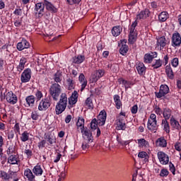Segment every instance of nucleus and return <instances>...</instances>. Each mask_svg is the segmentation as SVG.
I'll return each mask as SVG.
<instances>
[{"label":"nucleus","instance_id":"f257e3e1","mask_svg":"<svg viewBox=\"0 0 181 181\" xmlns=\"http://www.w3.org/2000/svg\"><path fill=\"white\" fill-rule=\"evenodd\" d=\"M107 119V112L105 110H102L98 116L97 117V119H92L90 122V128L91 129H97V127L98 125L103 126L105 125V121Z\"/></svg>","mask_w":181,"mask_h":181},{"label":"nucleus","instance_id":"13d9d810","mask_svg":"<svg viewBox=\"0 0 181 181\" xmlns=\"http://www.w3.org/2000/svg\"><path fill=\"white\" fill-rule=\"evenodd\" d=\"M35 97L37 100L39 101L42 100V98H43V93H42V91L37 90L35 93Z\"/></svg>","mask_w":181,"mask_h":181},{"label":"nucleus","instance_id":"a211bd4d","mask_svg":"<svg viewBox=\"0 0 181 181\" xmlns=\"http://www.w3.org/2000/svg\"><path fill=\"white\" fill-rule=\"evenodd\" d=\"M66 87L68 90H74L76 87V81L73 80V76H67L66 78Z\"/></svg>","mask_w":181,"mask_h":181},{"label":"nucleus","instance_id":"f3484780","mask_svg":"<svg viewBox=\"0 0 181 181\" xmlns=\"http://www.w3.org/2000/svg\"><path fill=\"white\" fill-rule=\"evenodd\" d=\"M78 100V93L77 91H74L70 98H68L69 104L71 107H73L75 104L77 103Z\"/></svg>","mask_w":181,"mask_h":181},{"label":"nucleus","instance_id":"338daca9","mask_svg":"<svg viewBox=\"0 0 181 181\" xmlns=\"http://www.w3.org/2000/svg\"><path fill=\"white\" fill-rule=\"evenodd\" d=\"M14 15H18V16H21L22 15V9L17 8L13 12Z\"/></svg>","mask_w":181,"mask_h":181},{"label":"nucleus","instance_id":"b1692460","mask_svg":"<svg viewBox=\"0 0 181 181\" xmlns=\"http://www.w3.org/2000/svg\"><path fill=\"white\" fill-rule=\"evenodd\" d=\"M78 81L81 83V91H83L86 87H87V79H86V76L84 74H81L78 77Z\"/></svg>","mask_w":181,"mask_h":181},{"label":"nucleus","instance_id":"4468645a","mask_svg":"<svg viewBox=\"0 0 181 181\" xmlns=\"http://www.w3.org/2000/svg\"><path fill=\"white\" fill-rule=\"evenodd\" d=\"M168 45V40L165 36L160 37L157 39L156 46L160 50H163L164 47Z\"/></svg>","mask_w":181,"mask_h":181},{"label":"nucleus","instance_id":"8fccbe9b","mask_svg":"<svg viewBox=\"0 0 181 181\" xmlns=\"http://www.w3.org/2000/svg\"><path fill=\"white\" fill-rule=\"evenodd\" d=\"M67 94L62 93L59 96V100L61 103H65L67 104Z\"/></svg>","mask_w":181,"mask_h":181},{"label":"nucleus","instance_id":"5701e85b","mask_svg":"<svg viewBox=\"0 0 181 181\" xmlns=\"http://www.w3.org/2000/svg\"><path fill=\"white\" fill-rule=\"evenodd\" d=\"M36 98L33 95H29L25 98L26 104L25 105V107H33L35 105V100Z\"/></svg>","mask_w":181,"mask_h":181},{"label":"nucleus","instance_id":"dca6fc26","mask_svg":"<svg viewBox=\"0 0 181 181\" xmlns=\"http://www.w3.org/2000/svg\"><path fill=\"white\" fill-rule=\"evenodd\" d=\"M156 57H158V53L156 52L146 54L144 57V63H152V60Z\"/></svg>","mask_w":181,"mask_h":181},{"label":"nucleus","instance_id":"2eb2a0df","mask_svg":"<svg viewBox=\"0 0 181 181\" xmlns=\"http://www.w3.org/2000/svg\"><path fill=\"white\" fill-rule=\"evenodd\" d=\"M30 47V44L25 39H23L21 42L17 44V49L20 52H22V50L25 49H29Z\"/></svg>","mask_w":181,"mask_h":181},{"label":"nucleus","instance_id":"393cba45","mask_svg":"<svg viewBox=\"0 0 181 181\" xmlns=\"http://www.w3.org/2000/svg\"><path fill=\"white\" fill-rule=\"evenodd\" d=\"M156 146H160V148H166L168 142L166 139L163 137H160L156 141Z\"/></svg>","mask_w":181,"mask_h":181},{"label":"nucleus","instance_id":"6e6d98bb","mask_svg":"<svg viewBox=\"0 0 181 181\" xmlns=\"http://www.w3.org/2000/svg\"><path fill=\"white\" fill-rule=\"evenodd\" d=\"M31 118L34 121H37L39 119V113H37L36 111H34L31 113Z\"/></svg>","mask_w":181,"mask_h":181},{"label":"nucleus","instance_id":"412c9836","mask_svg":"<svg viewBox=\"0 0 181 181\" xmlns=\"http://www.w3.org/2000/svg\"><path fill=\"white\" fill-rule=\"evenodd\" d=\"M81 134H83V135H85V136H86L85 140H86L87 142H93V134H91V132L88 130V129L84 128L83 132H81Z\"/></svg>","mask_w":181,"mask_h":181},{"label":"nucleus","instance_id":"cd10ccee","mask_svg":"<svg viewBox=\"0 0 181 181\" xmlns=\"http://www.w3.org/2000/svg\"><path fill=\"white\" fill-rule=\"evenodd\" d=\"M161 127H162L163 131H165V132H166V134H169V132H170V126L169 125V122H168V120L164 119H162Z\"/></svg>","mask_w":181,"mask_h":181},{"label":"nucleus","instance_id":"3c124183","mask_svg":"<svg viewBox=\"0 0 181 181\" xmlns=\"http://www.w3.org/2000/svg\"><path fill=\"white\" fill-rule=\"evenodd\" d=\"M171 65L173 67H177L179 66V58L175 57L171 60Z\"/></svg>","mask_w":181,"mask_h":181},{"label":"nucleus","instance_id":"c85d7f7f","mask_svg":"<svg viewBox=\"0 0 181 181\" xmlns=\"http://www.w3.org/2000/svg\"><path fill=\"white\" fill-rule=\"evenodd\" d=\"M33 173L35 176H42L43 175V170L40 165H37L33 168Z\"/></svg>","mask_w":181,"mask_h":181},{"label":"nucleus","instance_id":"69168bd1","mask_svg":"<svg viewBox=\"0 0 181 181\" xmlns=\"http://www.w3.org/2000/svg\"><path fill=\"white\" fill-rule=\"evenodd\" d=\"M81 0H69L68 4L69 5H74L75 4H80Z\"/></svg>","mask_w":181,"mask_h":181},{"label":"nucleus","instance_id":"5fc2aeb1","mask_svg":"<svg viewBox=\"0 0 181 181\" xmlns=\"http://www.w3.org/2000/svg\"><path fill=\"white\" fill-rule=\"evenodd\" d=\"M169 175V171L167 169H163L161 170L160 173V176L161 177H165Z\"/></svg>","mask_w":181,"mask_h":181},{"label":"nucleus","instance_id":"79ce46f5","mask_svg":"<svg viewBox=\"0 0 181 181\" xmlns=\"http://www.w3.org/2000/svg\"><path fill=\"white\" fill-rule=\"evenodd\" d=\"M128 117L127 116V113L125 112H121L119 114V117H117V121L120 122H125V119H127Z\"/></svg>","mask_w":181,"mask_h":181},{"label":"nucleus","instance_id":"39448f33","mask_svg":"<svg viewBox=\"0 0 181 181\" xmlns=\"http://www.w3.org/2000/svg\"><path fill=\"white\" fill-rule=\"evenodd\" d=\"M52 105V98L48 96L42 99L38 105L39 111H46Z\"/></svg>","mask_w":181,"mask_h":181},{"label":"nucleus","instance_id":"774afa93","mask_svg":"<svg viewBox=\"0 0 181 181\" xmlns=\"http://www.w3.org/2000/svg\"><path fill=\"white\" fill-rule=\"evenodd\" d=\"M175 148L176 151H178L179 152H180V151H181V144H180V143H176L175 144Z\"/></svg>","mask_w":181,"mask_h":181},{"label":"nucleus","instance_id":"a18cd8bd","mask_svg":"<svg viewBox=\"0 0 181 181\" xmlns=\"http://www.w3.org/2000/svg\"><path fill=\"white\" fill-rule=\"evenodd\" d=\"M152 67L153 69H159V67H162V60L160 59H156L152 64Z\"/></svg>","mask_w":181,"mask_h":181},{"label":"nucleus","instance_id":"a878e982","mask_svg":"<svg viewBox=\"0 0 181 181\" xmlns=\"http://www.w3.org/2000/svg\"><path fill=\"white\" fill-rule=\"evenodd\" d=\"M44 5L47 11H50L54 13L57 12V8H56V7H54V6L47 0L44 1Z\"/></svg>","mask_w":181,"mask_h":181},{"label":"nucleus","instance_id":"f03ea898","mask_svg":"<svg viewBox=\"0 0 181 181\" xmlns=\"http://www.w3.org/2000/svg\"><path fill=\"white\" fill-rule=\"evenodd\" d=\"M49 95L54 101H57L62 94V86L59 83H53L49 88Z\"/></svg>","mask_w":181,"mask_h":181},{"label":"nucleus","instance_id":"c03bdc74","mask_svg":"<svg viewBox=\"0 0 181 181\" xmlns=\"http://www.w3.org/2000/svg\"><path fill=\"white\" fill-rule=\"evenodd\" d=\"M54 80L56 83H62V72L57 71L54 75Z\"/></svg>","mask_w":181,"mask_h":181},{"label":"nucleus","instance_id":"9b49d317","mask_svg":"<svg viewBox=\"0 0 181 181\" xmlns=\"http://www.w3.org/2000/svg\"><path fill=\"white\" fill-rule=\"evenodd\" d=\"M66 108H67V103L64 102H60L59 100L55 107L56 115H60V114H62V112H64V111L66 110Z\"/></svg>","mask_w":181,"mask_h":181},{"label":"nucleus","instance_id":"9d476101","mask_svg":"<svg viewBox=\"0 0 181 181\" xmlns=\"http://www.w3.org/2000/svg\"><path fill=\"white\" fill-rule=\"evenodd\" d=\"M37 18H42L45 13V3H37L35 7Z\"/></svg>","mask_w":181,"mask_h":181},{"label":"nucleus","instance_id":"37998d69","mask_svg":"<svg viewBox=\"0 0 181 181\" xmlns=\"http://www.w3.org/2000/svg\"><path fill=\"white\" fill-rule=\"evenodd\" d=\"M0 179H2V180H4V181L9 180L8 173L2 170H0Z\"/></svg>","mask_w":181,"mask_h":181},{"label":"nucleus","instance_id":"f704fd0d","mask_svg":"<svg viewBox=\"0 0 181 181\" xmlns=\"http://www.w3.org/2000/svg\"><path fill=\"white\" fill-rule=\"evenodd\" d=\"M149 16V10L141 11L136 16L137 19H146Z\"/></svg>","mask_w":181,"mask_h":181},{"label":"nucleus","instance_id":"4c0bfd02","mask_svg":"<svg viewBox=\"0 0 181 181\" xmlns=\"http://www.w3.org/2000/svg\"><path fill=\"white\" fill-rule=\"evenodd\" d=\"M114 101H115V104L116 105V108L117 110H119V108H121V107H122V103L121 102V99H119V95H115L114 96Z\"/></svg>","mask_w":181,"mask_h":181},{"label":"nucleus","instance_id":"7c9ffc66","mask_svg":"<svg viewBox=\"0 0 181 181\" xmlns=\"http://www.w3.org/2000/svg\"><path fill=\"white\" fill-rule=\"evenodd\" d=\"M85 60L86 57L84 55H78L74 57V63H75V64H81Z\"/></svg>","mask_w":181,"mask_h":181},{"label":"nucleus","instance_id":"ea45409f","mask_svg":"<svg viewBox=\"0 0 181 181\" xmlns=\"http://www.w3.org/2000/svg\"><path fill=\"white\" fill-rule=\"evenodd\" d=\"M29 132L28 131H24L20 137V139L22 142H26L29 141Z\"/></svg>","mask_w":181,"mask_h":181},{"label":"nucleus","instance_id":"e2e57ef3","mask_svg":"<svg viewBox=\"0 0 181 181\" xmlns=\"http://www.w3.org/2000/svg\"><path fill=\"white\" fill-rule=\"evenodd\" d=\"M138 156H139V158L144 159L148 156V153H146V152H145V151H141V152L139 153Z\"/></svg>","mask_w":181,"mask_h":181},{"label":"nucleus","instance_id":"4d7b16f0","mask_svg":"<svg viewBox=\"0 0 181 181\" xmlns=\"http://www.w3.org/2000/svg\"><path fill=\"white\" fill-rule=\"evenodd\" d=\"M24 153L27 156L28 159H30V158H32V155H33L32 150L29 149H25L24 151Z\"/></svg>","mask_w":181,"mask_h":181},{"label":"nucleus","instance_id":"58836bf2","mask_svg":"<svg viewBox=\"0 0 181 181\" xmlns=\"http://www.w3.org/2000/svg\"><path fill=\"white\" fill-rule=\"evenodd\" d=\"M163 115L164 117L163 119H166V120L169 119L170 118V117L172 116V110H170V109H169V108L164 109Z\"/></svg>","mask_w":181,"mask_h":181},{"label":"nucleus","instance_id":"20e7f679","mask_svg":"<svg viewBox=\"0 0 181 181\" xmlns=\"http://www.w3.org/2000/svg\"><path fill=\"white\" fill-rule=\"evenodd\" d=\"M147 128L149 131H156L158 129V121L156 120V115L151 114L148 120Z\"/></svg>","mask_w":181,"mask_h":181},{"label":"nucleus","instance_id":"49530a36","mask_svg":"<svg viewBox=\"0 0 181 181\" xmlns=\"http://www.w3.org/2000/svg\"><path fill=\"white\" fill-rule=\"evenodd\" d=\"M139 146H149V142L145 140V139H140L137 140Z\"/></svg>","mask_w":181,"mask_h":181},{"label":"nucleus","instance_id":"ddd939ff","mask_svg":"<svg viewBox=\"0 0 181 181\" xmlns=\"http://www.w3.org/2000/svg\"><path fill=\"white\" fill-rule=\"evenodd\" d=\"M181 44V37L179 33H175L173 35L172 37V46L173 47H176L180 46Z\"/></svg>","mask_w":181,"mask_h":181},{"label":"nucleus","instance_id":"aec40b11","mask_svg":"<svg viewBox=\"0 0 181 181\" xmlns=\"http://www.w3.org/2000/svg\"><path fill=\"white\" fill-rule=\"evenodd\" d=\"M24 176L28 179L29 181H35V176L33 175L32 170L30 168H27L24 171Z\"/></svg>","mask_w":181,"mask_h":181},{"label":"nucleus","instance_id":"c9c22d12","mask_svg":"<svg viewBox=\"0 0 181 181\" xmlns=\"http://www.w3.org/2000/svg\"><path fill=\"white\" fill-rule=\"evenodd\" d=\"M137 71L139 74L141 76L144 75L145 74V71L146 70V67H145V65L143 63L139 64L136 67Z\"/></svg>","mask_w":181,"mask_h":181},{"label":"nucleus","instance_id":"423d86ee","mask_svg":"<svg viewBox=\"0 0 181 181\" xmlns=\"http://www.w3.org/2000/svg\"><path fill=\"white\" fill-rule=\"evenodd\" d=\"M104 74H105V70L104 69H98L93 72L90 77V83H97L98 80L101 78V77H104Z\"/></svg>","mask_w":181,"mask_h":181},{"label":"nucleus","instance_id":"2f4dec72","mask_svg":"<svg viewBox=\"0 0 181 181\" xmlns=\"http://www.w3.org/2000/svg\"><path fill=\"white\" fill-rule=\"evenodd\" d=\"M8 163H10V165H18V157L16 155H11L8 158Z\"/></svg>","mask_w":181,"mask_h":181},{"label":"nucleus","instance_id":"7ed1b4c3","mask_svg":"<svg viewBox=\"0 0 181 181\" xmlns=\"http://www.w3.org/2000/svg\"><path fill=\"white\" fill-rule=\"evenodd\" d=\"M136 25H138V22L135 21L132 23L129 28V42L132 45L136 42V39L138 37V33H136V30H135Z\"/></svg>","mask_w":181,"mask_h":181},{"label":"nucleus","instance_id":"052dcab7","mask_svg":"<svg viewBox=\"0 0 181 181\" xmlns=\"http://www.w3.org/2000/svg\"><path fill=\"white\" fill-rule=\"evenodd\" d=\"M15 152V147L13 146H10L7 149V155H12Z\"/></svg>","mask_w":181,"mask_h":181},{"label":"nucleus","instance_id":"c756f323","mask_svg":"<svg viewBox=\"0 0 181 181\" xmlns=\"http://www.w3.org/2000/svg\"><path fill=\"white\" fill-rule=\"evenodd\" d=\"M121 32H122V27H121V25L115 26L112 29V34L113 36H119Z\"/></svg>","mask_w":181,"mask_h":181},{"label":"nucleus","instance_id":"473e14b6","mask_svg":"<svg viewBox=\"0 0 181 181\" xmlns=\"http://www.w3.org/2000/svg\"><path fill=\"white\" fill-rule=\"evenodd\" d=\"M170 125L174 129H179L180 128V124L179 122L175 119V117H172L170 120Z\"/></svg>","mask_w":181,"mask_h":181},{"label":"nucleus","instance_id":"864d4df0","mask_svg":"<svg viewBox=\"0 0 181 181\" xmlns=\"http://www.w3.org/2000/svg\"><path fill=\"white\" fill-rule=\"evenodd\" d=\"M119 144H120V145H122V146H127V145H129V144L131 143V141L127 140V141H124L122 139H117Z\"/></svg>","mask_w":181,"mask_h":181},{"label":"nucleus","instance_id":"bb28decb","mask_svg":"<svg viewBox=\"0 0 181 181\" xmlns=\"http://www.w3.org/2000/svg\"><path fill=\"white\" fill-rule=\"evenodd\" d=\"M27 62L28 59H26V58L22 57L20 59L19 64L17 66V71L21 73L25 69V64H26Z\"/></svg>","mask_w":181,"mask_h":181},{"label":"nucleus","instance_id":"1a4fd4ad","mask_svg":"<svg viewBox=\"0 0 181 181\" xmlns=\"http://www.w3.org/2000/svg\"><path fill=\"white\" fill-rule=\"evenodd\" d=\"M169 93V86L167 85H161L160 86L159 92H156V97L157 98H162V97H165L166 94Z\"/></svg>","mask_w":181,"mask_h":181},{"label":"nucleus","instance_id":"603ef678","mask_svg":"<svg viewBox=\"0 0 181 181\" xmlns=\"http://www.w3.org/2000/svg\"><path fill=\"white\" fill-rule=\"evenodd\" d=\"M90 142V141H87V140H85L84 141H83L81 148L83 151H86V149H88V148H90V145H88Z\"/></svg>","mask_w":181,"mask_h":181},{"label":"nucleus","instance_id":"a19ab883","mask_svg":"<svg viewBox=\"0 0 181 181\" xmlns=\"http://www.w3.org/2000/svg\"><path fill=\"white\" fill-rule=\"evenodd\" d=\"M168 14L166 11H163L160 13V14L158 16V19L160 22H165L168 20Z\"/></svg>","mask_w":181,"mask_h":181},{"label":"nucleus","instance_id":"de8ad7c7","mask_svg":"<svg viewBox=\"0 0 181 181\" xmlns=\"http://www.w3.org/2000/svg\"><path fill=\"white\" fill-rule=\"evenodd\" d=\"M128 50H129L128 45H122L119 49L120 54H122V56H124L125 54H127V52H128Z\"/></svg>","mask_w":181,"mask_h":181},{"label":"nucleus","instance_id":"f8f14e48","mask_svg":"<svg viewBox=\"0 0 181 181\" xmlns=\"http://www.w3.org/2000/svg\"><path fill=\"white\" fill-rule=\"evenodd\" d=\"M158 158L161 165H168L169 163V156L163 151H159L157 153Z\"/></svg>","mask_w":181,"mask_h":181},{"label":"nucleus","instance_id":"09e8293b","mask_svg":"<svg viewBox=\"0 0 181 181\" xmlns=\"http://www.w3.org/2000/svg\"><path fill=\"white\" fill-rule=\"evenodd\" d=\"M45 139H47V142H49V145H53L54 142H56V140L54 139H52V136L50 134H45Z\"/></svg>","mask_w":181,"mask_h":181},{"label":"nucleus","instance_id":"bf43d9fd","mask_svg":"<svg viewBox=\"0 0 181 181\" xmlns=\"http://www.w3.org/2000/svg\"><path fill=\"white\" fill-rule=\"evenodd\" d=\"M45 145H46V140H42L37 144L39 149H43L45 148Z\"/></svg>","mask_w":181,"mask_h":181},{"label":"nucleus","instance_id":"0eeeda50","mask_svg":"<svg viewBox=\"0 0 181 181\" xmlns=\"http://www.w3.org/2000/svg\"><path fill=\"white\" fill-rule=\"evenodd\" d=\"M4 98H6L8 104H11L12 105H15L18 103V97L12 91L8 92L4 96Z\"/></svg>","mask_w":181,"mask_h":181},{"label":"nucleus","instance_id":"0e129e2a","mask_svg":"<svg viewBox=\"0 0 181 181\" xmlns=\"http://www.w3.org/2000/svg\"><path fill=\"white\" fill-rule=\"evenodd\" d=\"M132 114H136L138 112V105H134L132 109Z\"/></svg>","mask_w":181,"mask_h":181},{"label":"nucleus","instance_id":"6e6552de","mask_svg":"<svg viewBox=\"0 0 181 181\" xmlns=\"http://www.w3.org/2000/svg\"><path fill=\"white\" fill-rule=\"evenodd\" d=\"M32 77V70L28 68L23 71V72L21 74V83H28V81H30V78Z\"/></svg>","mask_w":181,"mask_h":181},{"label":"nucleus","instance_id":"4be33fe9","mask_svg":"<svg viewBox=\"0 0 181 181\" xmlns=\"http://www.w3.org/2000/svg\"><path fill=\"white\" fill-rule=\"evenodd\" d=\"M165 74L170 80H173V78H175V74L173 73V69H172L170 64L165 66Z\"/></svg>","mask_w":181,"mask_h":181},{"label":"nucleus","instance_id":"e433bc0d","mask_svg":"<svg viewBox=\"0 0 181 181\" xmlns=\"http://www.w3.org/2000/svg\"><path fill=\"white\" fill-rule=\"evenodd\" d=\"M127 129V125L125 124V122H119V121H117V127H116V129L117 131H125V129Z\"/></svg>","mask_w":181,"mask_h":181},{"label":"nucleus","instance_id":"6ab92c4d","mask_svg":"<svg viewBox=\"0 0 181 181\" xmlns=\"http://www.w3.org/2000/svg\"><path fill=\"white\" fill-rule=\"evenodd\" d=\"M85 123H86V120L84 119V117L81 116H78L76 122V127L78 129H79L81 130V132H83L84 128H86L84 127Z\"/></svg>","mask_w":181,"mask_h":181},{"label":"nucleus","instance_id":"72a5a7b5","mask_svg":"<svg viewBox=\"0 0 181 181\" xmlns=\"http://www.w3.org/2000/svg\"><path fill=\"white\" fill-rule=\"evenodd\" d=\"M84 107H87L88 110H93L94 108V105L93 104V99L89 97L87 98L84 103Z\"/></svg>","mask_w":181,"mask_h":181},{"label":"nucleus","instance_id":"680f3d73","mask_svg":"<svg viewBox=\"0 0 181 181\" xmlns=\"http://www.w3.org/2000/svg\"><path fill=\"white\" fill-rule=\"evenodd\" d=\"M8 176H9V179H15V177H16L17 176L16 172L9 170Z\"/></svg>","mask_w":181,"mask_h":181}]
</instances>
